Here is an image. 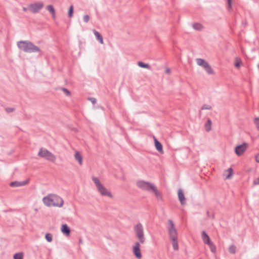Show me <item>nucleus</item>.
I'll use <instances>...</instances> for the list:
<instances>
[{
    "instance_id": "41",
    "label": "nucleus",
    "mask_w": 259,
    "mask_h": 259,
    "mask_svg": "<svg viewBox=\"0 0 259 259\" xmlns=\"http://www.w3.org/2000/svg\"><path fill=\"white\" fill-rule=\"evenodd\" d=\"M253 184L254 185H259V177L253 181Z\"/></svg>"
},
{
    "instance_id": "19",
    "label": "nucleus",
    "mask_w": 259,
    "mask_h": 259,
    "mask_svg": "<svg viewBox=\"0 0 259 259\" xmlns=\"http://www.w3.org/2000/svg\"><path fill=\"white\" fill-rule=\"evenodd\" d=\"M74 157L76 160L78 161L80 165L82 164V157L81 154L79 152L77 151L75 152Z\"/></svg>"
},
{
    "instance_id": "21",
    "label": "nucleus",
    "mask_w": 259,
    "mask_h": 259,
    "mask_svg": "<svg viewBox=\"0 0 259 259\" xmlns=\"http://www.w3.org/2000/svg\"><path fill=\"white\" fill-rule=\"evenodd\" d=\"M193 28L198 31H201L203 29L204 26L199 23H194L192 25Z\"/></svg>"
},
{
    "instance_id": "32",
    "label": "nucleus",
    "mask_w": 259,
    "mask_h": 259,
    "mask_svg": "<svg viewBox=\"0 0 259 259\" xmlns=\"http://www.w3.org/2000/svg\"><path fill=\"white\" fill-rule=\"evenodd\" d=\"M242 61L240 59H238V58L236 59L235 63V66L236 68H239L240 67Z\"/></svg>"
},
{
    "instance_id": "9",
    "label": "nucleus",
    "mask_w": 259,
    "mask_h": 259,
    "mask_svg": "<svg viewBox=\"0 0 259 259\" xmlns=\"http://www.w3.org/2000/svg\"><path fill=\"white\" fill-rule=\"evenodd\" d=\"M248 144L247 143H243L242 144L236 146L235 148V152L238 156H241L246 150Z\"/></svg>"
},
{
    "instance_id": "44",
    "label": "nucleus",
    "mask_w": 259,
    "mask_h": 259,
    "mask_svg": "<svg viewBox=\"0 0 259 259\" xmlns=\"http://www.w3.org/2000/svg\"><path fill=\"white\" fill-rule=\"evenodd\" d=\"M79 243L80 244H82L83 243V241H82V239H81V238H80L79 239Z\"/></svg>"
},
{
    "instance_id": "37",
    "label": "nucleus",
    "mask_w": 259,
    "mask_h": 259,
    "mask_svg": "<svg viewBox=\"0 0 259 259\" xmlns=\"http://www.w3.org/2000/svg\"><path fill=\"white\" fill-rule=\"evenodd\" d=\"M83 20L85 23H88L90 20V16L88 15H84Z\"/></svg>"
},
{
    "instance_id": "40",
    "label": "nucleus",
    "mask_w": 259,
    "mask_h": 259,
    "mask_svg": "<svg viewBox=\"0 0 259 259\" xmlns=\"http://www.w3.org/2000/svg\"><path fill=\"white\" fill-rule=\"evenodd\" d=\"M206 213H207V216L208 218H211L212 219H214V214H212V215H210L209 211H207Z\"/></svg>"
},
{
    "instance_id": "4",
    "label": "nucleus",
    "mask_w": 259,
    "mask_h": 259,
    "mask_svg": "<svg viewBox=\"0 0 259 259\" xmlns=\"http://www.w3.org/2000/svg\"><path fill=\"white\" fill-rule=\"evenodd\" d=\"M134 231L136 236L139 239L140 242L144 243L145 241V238L144 237L143 225L141 223L137 224L134 227Z\"/></svg>"
},
{
    "instance_id": "10",
    "label": "nucleus",
    "mask_w": 259,
    "mask_h": 259,
    "mask_svg": "<svg viewBox=\"0 0 259 259\" xmlns=\"http://www.w3.org/2000/svg\"><path fill=\"white\" fill-rule=\"evenodd\" d=\"M97 189L102 196H108L111 198L113 197V196L111 193L108 190H107L106 188L104 187L102 184L97 188Z\"/></svg>"
},
{
    "instance_id": "45",
    "label": "nucleus",
    "mask_w": 259,
    "mask_h": 259,
    "mask_svg": "<svg viewBox=\"0 0 259 259\" xmlns=\"http://www.w3.org/2000/svg\"><path fill=\"white\" fill-rule=\"evenodd\" d=\"M52 18L53 19H55L56 18V12L54 13V14H52Z\"/></svg>"
},
{
    "instance_id": "35",
    "label": "nucleus",
    "mask_w": 259,
    "mask_h": 259,
    "mask_svg": "<svg viewBox=\"0 0 259 259\" xmlns=\"http://www.w3.org/2000/svg\"><path fill=\"white\" fill-rule=\"evenodd\" d=\"M5 110L8 113L14 112L15 110V108L11 107L6 108Z\"/></svg>"
},
{
    "instance_id": "14",
    "label": "nucleus",
    "mask_w": 259,
    "mask_h": 259,
    "mask_svg": "<svg viewBox=\"0 0 259 259\" xmlns=\"http://www.w3.org/2000/svg\"><path fill=\"white\" fill-rule=\"evenodd\" d=\"M154 145L156 149L161 154L163 153V146L161 143L154 136Z\"/></svg>"
},
{
    "instance_id": "15",
    "label": "nucleus",
    "mask_w": 259,
    "mask_h": 259,
    "mask_svg": "<svg viewBox=\"0 0 259 259\" xmlns=\"http://www.w3.org/2000/svg\"><path fill=\"white\" fill-rule=\"evenodd\" d=\"M201 238L203 242L206 244H208L212 242L210 239V237L205 231H202L201 232Z\"/></svg>"
},
{
    "instance_id": "18",
    "label": "nucleus",
    "mask_w": 259,
    "mask_h": 259,
    "mask_svg": "<svg viewBox=\"0 0 259 259\" xmlns=\"http://www.w3.org/2000/svg\"><path fill=\"white\" fill-rule=\"evenodd\" d=\"M93 31H94V34L96 37V39L101 44H103V37H102V35L101 34V33L95 29Z\"/></svg>"
},
{
    "instance_id": "25",
    "label": "nucleus",
    "mask_w": 259,
    "mask_h": 259,
    "mask_svg": "<svg viewBox=\"0 0 259 259\" xmlns=\"http://www.w3.org/2000/svg\"><path fill=\"white\" fill-rule=\"evenodd\" d=\"M74 7L73 5H71L69 8L68 16L69 18H71L73 16Z\"/></svg>"
},
{
    "instance_id": "7",
    "label": "nucleus",
    "mask_w": 259,
    "mask_h": 259,
    "mask_svg": "<svg viewBox=\"0 0 259 259\" xmlns=\"http://www.w3.org/2000/svg\"><path fill=\"white\" fill-rule=\"evenodd\" d=\"M42 2H39L38 3L30 4L28 5L29 10L32 13H37L44 7Z\"/></svg>"
},
{
    "instance_id": "42",
    "label": "nucleus",
    "mask_w": 259,
    "mask_h": 259,
    "mask_svg": "<svg viewBox=\"0 0 259 259\" xmlns=\"http://www.w3.org/2000/svg\"><path fill=\"white\" fill-rule=\"evenodd\" d=\"M255 160L256 162L259 163V153L255 156Z\"/></svg>"
},
{
    "instance_id": "39",
    "label": "nucleus",
    "mask_w": 259,
    "mask_h": 259,
    "mask_svg": "<svg viewBox=\"0 0 259 259\" xmlns=\"http://www.w3.org/2000/svg\"><path fill=\"white\" fill-rule=\"evenodd\" d=\"M227 3L229 10H231L232 0H227Z\"/></svg>"
},
{
    "instance_id": "5",
    "label": "nucleus",
    "mask_w": 259,
    "mask_h": 259,
    "mask_svg": "<svg viewBox=\"0 0 259 259\" xmlns=\"http://www.w3.org/2000/svg\"><path fill=\"white\" fill-rule=\"evenodd\" d=\"M197 64L200 66H202L207 73L209 74H214V71L209 64V63L205 60L201 58H197L196 59Z\"/></svg>"
},
{
    "instance_id": "6",
    "label": "nucleus",
    "mask_w": 259,
    "mask_h": 259,
    "mask_svg": "<svg viewBox=\"0 0 259 259\" xmlns=\"http://www.w3.org/2000/svg\"><path fill=\"white\" fill-rule=\"evenodd\" d=\"M168 223V234L171 241H175L178 239L177 230L175 227L174 224L171 220H169Z\"/></svg>"
},
{
    "instance_id": "13",
    "label": "nucleus",
    "mask_w": 259,
    "mask_h": 259,
    "mask_svg": "<svg viewBox=\"0 0 259 259\" xmlns=\"http://www.w3.org/2000/svg\"><path fill=\"white\" fill-rule=\"evenodd\" d=\"M29 182V180H26L21 182L13 181L10 183V186L12 187L23 186L28 184Z\"/></svg>"
},
{
    "instance_id": "30",
    "label": "nucleus",
    "mask_w": 259,
    "mask_h": 259,
    "mask_svg": "<svg viewBox=\"0 0 259 259\" xmlns=\"http://www.w3.org/2000/svg\"><path fill=\"white\" fill-rule=\"evenodd\" d=\"M172 241V245L173 248L175 250H178L179 249V245L178 243V239Z\"/></svg>"
},
{
    "instance_id": "23",
    "label": "nucleus",
    "mask_w": 259,
    "mask_h": 259,
    "mask_svg": "<svg viewBox=\"0 0 259 259\" xmlns=\"http://www.w3.org/2000/svg\"><path fill=\"white\" fill-rule=\"evenodd\" d=\"M92 180L94 182L96 188H98V187L102 185V184L100 182L99 179L97 177H93Z\"/></svg>"
},
{
    "instance_id": "12",
    "label": "nucleus",
    "mask_w": 259,
    "mask_h": 259,
    "mask_svg": "<svg viewBox=\"0 0 259 259\" xmlns=\"http://www.w3.org/2000/svg\"><path fill=\"white\" fill-rule=\"evenodd\" d=\"M178 198L182 205L186 204V199L183 190L181 189H179L178 191Z\"/></svg>"
},
{
    "instance_id": "1",
    "label": "nucleus",
    "mask_w": 259,
    "mask_h": 259,
    "mask_svg": "<svg viewBox=\"0 0 259 259\" xmlns=\"http://www.w3.org/2000/svg\"><path fill=\"white\" fill-rule=\"evenodd\" d=\"M137 185L138 187L143 190L153 192L157 199H162L161 194L158 191L156 187L151 183L144 181H139L137 183Z\"/></svg>"
},
{
    "instance_id": "27",
    "label": "nucleus",
    "mask_w": 259,
    "mask_h": 259,
    "mask_svg": "<svg viewBox=\"0 0 259 259\" xmlns=\"http://www.w3.org/2000/svg\"><path fill=\"white\" fill-rule=\"evenodd\" d=\"M227 171L228 172V174L226 176V178L227 179H230L233 174V169L232 168L230 167L228 169Z\"/></svg>"
},
{
    "instance_id": "31",
    "label": "nucleus",
    "mask_w": 259,
    "mask_h": 259,
    "mask_svg": "<svg viewBox=\"0 0 259 259\" xmlns=\"http://www.w3.org/2000/svg\"><path fill=\"white\" fill-rule=\"evenodd\" d=\"M47 9L50 12V13H51V14H54V13L55 12V10L52 5H48L47 7Z\"/></svg>"
},
{
    "instance_id": "24",
    "label": "nucleus",
    "mask_w": 259,
    "mask_h": 259,
    "mask_svg": "<svg viewBox=\"0 0 259 259\" xmlns=\"http://www.w3.org/2000/svg\"><path fill=\"white\" fill-rule=\"evenodd\" d=\"M23 252H18L14 254L13 256L14 259H23Z\"/></svg>"
},
{
    "instance_id": "26",
    "label": "nucleus",
    "mask_w": 259,
    "mask_h": 259,
    "mask_svg": "<svg viewBox=\"0 0 259 259\" xmlns=\"http://www.w3.org/2000/svg\"><path fill=\"white\" fill-rule=\"evenodd\" d=\"M207 245L209 246L211 251L213 253H215L216 251L215 245L212 242H211L210 243L208 244Z\"/></svg>"
},
{
    "instance_id": "8",
    "label": "nucleus",
    "mask_w": 259,
    "mask_h": 259,
    "mask_svg": "<svg viewBox=\"0 0 259 259\" xmlns=\"http://www.w3.org/2000/svg\"><path fill=\"white\" fill-rule=\"evenodd\" d=\"M52 203L51 206L61 207L63 205V200L62 198L55 194H51Z\"/></svg>"
},
{
    "instance_id": "3",
    "label": "nucleus",
    "mask_w": 259,
    "mask_h": 259,
    "mask_svg": "<svg viewBox=\"0 0 259 259\" xmlns=\"http://www.w3.org/2000/svg\"><path fill=\"white\" fill-rule=\"evenodd\" d=\"M38 155L52 162H55L56 159L55 155L46 149H43L41 148L38 153Z\"/></svg>"
},
{
    "instance_id": "46",
    "label": "nucleus",
    "mask_w": 259,
    "mask_h": 259,
    "mask_svg": "<svg viewBox=\"0 0 259 259\" xmlns=\"http://www.w3.org/2000/svg\"><path fill=\"white\" fill-rule=\"evenodd\" d=\"M170 72V69H169V68H167V69L165 70V73H169Z\"/></svg>"
},
{
    "instance_id": "33",
    "label": "nucleus",
    "mask_w": 259,
    "mask_h": 259,
    "mask_svg": "<svg viewBox=\"0 0 259 259\" xmlns=\"http://www.w3.org/2000/svg\"><path fill=\"white\" fill-rule=\"evenodd\" d=\"M61 89L67 96L71 95V92L68 89L64 88H62Z\"/></svg>"
},
{
    "instance_id": "29",
    "label": "nucleus",
    "mask_w": 259,
    "mask_h": 259,
    "mask_svg": "<svg viewBox=\"0 0 259 259\" xmlns=\"http://www.w3.org/2000/svg\"><path fill=\"white\" fill-rule=\"evenodd\" d=\"M236 250V247L234 245H231L229 248V252L232 254L235 253Z\"/></svg>"
},
{
    "instance_id": "22",
    "label": "nucleus",
    "mask_w": 259,
    "mask_h": 259,
    "mask_svg": "<svg viewBox=\"0 0 259 259\" xmlns=\"http://www.w3.org/2000/svg\"><path fill=\"white\" fill-rule=\"evenodd\" d=\"M138 65L143 68H146V69H150L151 67L149 64L145 63L143 62L139 61L138 62Z\"/></svg>"
},
{
    "instance_id": "2",
    "label": "nucleus",
    "mask_w": 259,
    "mask_h": 259,
    "mask_svg": "<svg viewBox=\"0 0 259 259\" xmlns=\"http://www.w3.org/2000/svg\"><path fill=\"white\" fill-rule=\"evenodd\" d=\"M17 46L21 51L28 53L39 52L40 49L29 40H20L17 42Z\"/></svg>"
},
{
    "instance_id": "43",
    "label": "nucleus",
    "mask_w": 259,
    "mask_h": 259,
    "mask_svg": "<svg viewBox=\"0 0 259 259\" xmlns=\"http://www.w3.org/2000/svg\"><path fill=\"white\" fill-rule=\"evenodd\" d=\"M28 10H29L28 7V8H26V7L23 8V11L24 12L27 11Z\"/></svg>"
},
{
    "instance_id": "16",
    "label": "nucleus",
    "mask_w": 259,
    "mask_h": 259,
    "mask_svg": "<svg viewBox=\"0 0 259 259\" xmlns=\"http://www.w3.org/2000/svg\"><path fill=\"white\" fill-rule=\"evenodd\" d=\"M61 230L63 234L67 236L70 235L71 231L70 228L66 224H63L62 225Z\"/></svg>"
},
{
    "instance_id": "17",
    "label": "nucleus",
    "mask_w": 259,
    "mask_h": 259,
    "mask_svg": "<svg viewBox=\"0 0 259 259\" xmlns=\"http://www.w3.org/2000/svg\"><path fill=\"white\" fill-rule=\"evenodd\" d=\"M51 194L49 195L47 197H45L43 198V202L45 205L48 206H51Z\"/></svg>"
},
{
    "instance_id": "36",
    "label": "nucleus",
    "mask_w": 259,
    "mask_h": 259,
    "mask_svg": "<svg viewBox=\"0 0 259 259\" xmlns=\"http://www.w3.org/2000/svg\"><path fill=\"white\" fill-rule=\"evenodd\" d=\"M254 124L258 131H259V117H256L254 119Z\"/></svg>"
},
{
    "instance_id": "20",
    "label": "nucleus",
    "mask_w": 259,
    "mask_h": 259,
    "mask_svg": "<svg viewBox=\"0 0 259 259\" xmlns=\"http://www.w3.org/2000/svg\"><path fill=\"white\" fill-rule=\"evenodd\" d=\"M211 120L208 118L207 119L206 123H205V129L207 132H209L211 130Z\"/></svg>"
},
{
    "instance_id": "28",
    "label": "nucleus",
    "mask_w": 259,
    "mask_h": 259,
    "mask_svg": "<svg viewBox=\"0 0 259 259\" xmlns=\"http://www.w3.org/2000/svg\"><path fill=\"white\" fill-rule=\"evenodd\" d=\"M45 238L49 242H51L53 240V236L51 233H47L45 235Z\"/></svg>"
},
{
    "instance_id": "11",
    "label": "nucleus",
    "mask_w": 259,
    "mask_h": 259,
    "mask_svg": "<svg viewBox=\"0 0 259 259\" xmlns=\"http://www.w3.org/2000/svg\"><path fill=\"white\" fill-rule=\"evenodd\" d=\"M133 252L136 258L140 259L142 257L140 242H136L135 243V245L133 247Z\"/></svg>"
},
{
    "instance_id": "34",
    "label": "nucleus",
    "mask_w": 259,
    "mask_h": 259,
    "mask_svg": "<svg viewBox=\"0 0 259 259\" xmlns=\"http://www.w3.org/2000/svg\"><path fill=\"white\" fill-rule=\"evenodd\" d=\"M211 106L207 104H204L201 107V110H211Z\"/></svg>"
},
{
    "instance_id": "38",
    "label": "nucleus",
    "mask_w": 259,
    "mask_h": 259,
    "mask_svg": "<svg viewBox=\"0 0 259 259\" xmlns=\"http://www.w3.org/2000/svg\"><path fill=\"white\" fill-rule=\"evenodd\" d=\"M88 100L91 101L93 104H95L97 102L96 99L93 97L88 98Z\"/></svg>"
}]
</instances>
